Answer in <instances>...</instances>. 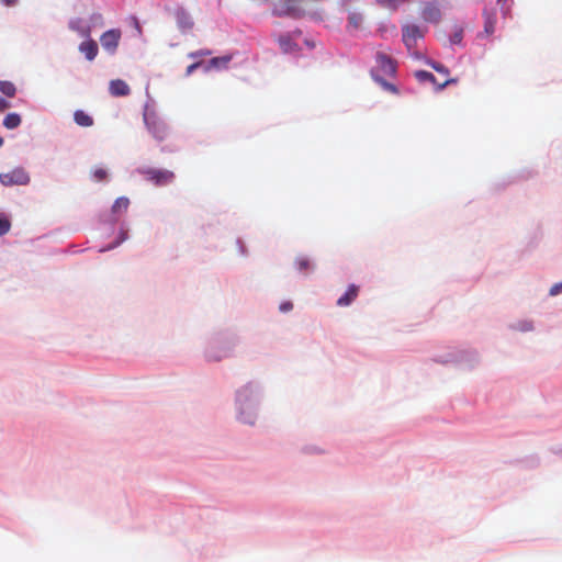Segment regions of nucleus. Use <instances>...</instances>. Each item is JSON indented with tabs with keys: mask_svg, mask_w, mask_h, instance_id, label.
I'll list each match as a JSON object with an SVG mask.
<instances>
[{
	"mask_svg": "<svg viewBox=\"0 0 562 562\" xmlns=\"http://www.w3.org/2000/svg\"><path fill=\"white\" fill-rule=\"evenodd\" d=\"M140 175L155 186H167L175 180V173L167 169L143 168L138 170Z\"/></svg>",
	"mask_w": 562,
	"mask_h": 562,
	"instance_id": "f257e3e1",
	"label": "nucleus"
},
{
	"mask_svg": "<svg viewBox=\"0 0 562 562\" xmlns=\"http://www.w3.org/2000/svg\"><path fill=\"white\" fill-rule=\"evenodd\" d=\"M0 182L5 187L26 186L30 182V176L22 167H16L9 172L0 173Z\"/></svg>",
	"mask_w": 562,
	"mask_h": 562,
	"instance_id": "f03ea898",
	"label": "nucleus"
},
{
	"mask_svg": "<svg viewBox=\"0 0 562 562\" xmlns=\"http://www.w3.org/2000/svg\"><path fill=\"white\" fill-rule=\"evenodd\" d=\"M376 68L373 69L378 75L394 76L396 72V63L389 55L383 52H378L375 55Z\"/></svg>",
	"mask_w": 562,
	"mask_h": 562,
	"instance_id": "7ed1b4c3",
	"label": "nucleus"
},
{
	"mask_svg": "<svg viewBox=\"0 0 562 562\" xmlns=\"http://www.w3.org/2000/svg\"><path fill=\"white\" fill-rule=\"evenodd\" d=\"M145 124L147 130L158 142H162L168 136V128L164 122L158 120L155 115H145Z\"/></svg>",
	"mask_w": 562,
	"mask_h": 562,
	"instance_id": "20e7f679",
	"label": "nucleus"
},
{
	"mask_svg": "<svg viewBox=\"0 0 562 562\" xmlns=\"http://www.w3.org/2000/svg\"><path fill=\"white\" fill-rule=\"evenodd\" d=\"M121 36L122 33L117 29H112L104 32L100 37L103 49L111 55L114 54L119 47Z\"/></svg>",
	"mask_w": 562,
	"mask_h": 562,
	"instance_id": "39448f33",
	"label": "nucleus"
},
{
	"mask_svg": "<svg viewBox=\"0 0 562 562\" xmlns=\"http://www.w3.org/2000/svg\"><path fill=\"white\" fill-rule=\"evenodd\" d=\"M423 32L415 24H407L403 27V42L408 49L416 46L417 40L423 37Z\"/></svg>",
	"mask_w": 562,
	"mask_h": 562,
	"instance_id": "423d86ee",
	"label": "nucleus"
},
{
	"mask_svg": "<svg viewBox=\"0 0 562 562\" xmlns=\"http://www.w3.org/2000/svg\"><path fill=\"white\" fill-rule=\"evenodd\" d=\"M78 49L81 54L85 55V57L89 61H92L97 57L98 52H99L98 44L94 40L91 38V36H89V38H86L83 42H81L79 44Z\"/></svg>",
	"mask_w": 562,
	"mask_h": 562,
	"instance_id": "0eeeda50",
	"label": "nucleus"
},
{
	"mask_svg": "<svg viewBox=\"0 0 562 562\" xmlns=\"http://www.w3.org/2000/svg\"><path fill=\"white\" fill-rule=\"evenodd\" d=\"M68 26L71 31L76 32L83 38H89V36H91V26L81 18L71 19Z\"/></svg>",
	"mask_w": 562,
	"mask_h": 562,
	"instance_id": "6e6552de",
	"label": "nucleus"
},
{
	"mask_svg": "<svg viewBox=\"0 0 562 562\" xmlns=\"http://www.w3.org/2000/svg\"><path fill=\"white\" fill-rule=\"evenodd\" d=\"M109 91L113 97H125L131 93L128 85L121 79H115L110 82Z\"/></svg>",
	"mask_w": 562,
	"mask_h": 562,
	"instance_id": "1a4fd4ad",
	"label": "nucleus"
},
{
	"mask_svg": "<svg viewBox=\"0 0 562 562\" xmlns=\"http://www.w3.org/2000/svg\"><path fill=\"white\" fill-rule=\"evenodd\" d=\"M429 64L440 75L439 80L441 82L438 83V90L442 89L443 87L448 86L449 83L454 82V79L449 77V70L446 66H443L440 63H436V61H431Z\"/></svg>",
	"mask_w": 562,
	"mask_h": 562,
	"instance_id": "9d476101",
	"label": "nucleus"
},
{
	"mask_svg": "<svg viewBox=\"0 0 562 562\" xmlns=\"http://www.w3.org/2000/svg\"><path fill=\"white\" fill-rule=\"evenodd\" d=\"M359 286L350 284L347 291L337 300V305L340 307L349 306L358 296Z\"/></svg>",
	"mask_w": 562,
	"mask_h": 562,
	"instance_id": "9b49d317",
	"label": "nucleus"
},
{
	"mask_svg": "<svg viewBox=\"0 0 562 562\" xmlns=\"http://www.w3.org/2000/svg\"><path fill=\"white\" fill-rule=\"evenodd\" d=\"M175 16H176L177 24L181 30L186 31V30H191L193 27V21H192L190 14L184 9H182V8L177 9Z\"/></svg>",
	"mask_w": 562,
	"mask_h": 562,
	"instance_id": "f8f14e48",
	"label": "nucleus"
},
{
	"mask_svg": "<svg viewBox=\"0 0 562 562\" xmlns=\"http://www.w3.org/2000/svg\"><path fill=\"white\" fill-rule=\"evenodd\" d=\"M440 10L435 4L427 5L423 11V18L427 22L436 23L440 20Z\"/></svg>",
	"mask_w": 562,
	"mask_h": 562,
	"instance_id": "ddd939ff",
	"label": "nucleus"
},
{
	"mask_svg": "<svg viewBox=\"0 0 562 562\" xmlns=\"http://www.w3.org/2000/svg\"><path fill=\"white\" fill-rule=\"evenodd\" d=\"M415 78L424 83V82H430L431 85H434L436 87V89L438 90V83H440L441 81L436 78L431 72L429 71H426V70H417L415 71Z\"/></svg>",
	"mask_w": 562,
	"mask_h": 562,
	"instance_id": "4468645a",
	"label": "nucleus"
},
{
	"mask_svg": "<svg viewBox=\"0 0 562 562\" xmlns=\"http://www.w3.org/2000/svg\"><path fill=\"white\" fill-rule=\"evenodd\" d=\"M484 33L490 36L495 32L496 24V13L495 12H484Z\"/></svg>",
	"mask_w": 562,
	"mask_h": 562,
	"instance_id": "2eb2a0df",
	"label": "nucleus"
},
{
	"mask_svg": "<svg viewBox=\"0 0 562 562\" xmlns=\"http://www.w3.org/2000/svg\"><path fill=\"white\" fill-rule=\"evenodd\" d=\"M74 120L79 126L82 127H89L93 125V119L82 110H77L75 112Z\"/></svg>",
	"mask_w": 562,
	"mask_h": 562,
	"instance_id": "dca6fc26",
	"label": "nucleus"
},
{
	"mask_svg": "<svg viewBox=\"0 0 562 562\" xmlns=\"http://www.w3.org/2000/svg\"><path fill=\"white\" fill-rule=\"evenodd\" d=\"M130 206V200L126 196L117 198L112 205V213L121 215L127 211Z\"/></svg>",
	"mask_w": 562,
	"mask_h": 562,
	"instance_id": "f3484780",
	"label": "nucleus"
},
{
	"mask_svg": "<svg viewBox=\"0 0 562 562\" xmlns=\"http://www.w3.org/2000/svg\"><path fill=\"white\" fill-rule=\"evenodd\" d=\"M371 76L384 90L391 92V93H398V90L395 85L387 82L382 78V76L375 74L374 71H371Z\"/></svg>",
	"mask_w": 562,
	"mask_h": 562,
	"instance_id": "a211bd4d",
	"label": "nucleus"
},
{
	"mask_svg": "<svg viewBox=\"0 0 562 562\" xmlns=\"http://www.w3.org/2000/svg\"><path fill=\"white\" fill-rule=\"evenodd\" d=\"M21 122V116L18 113H9L3 120V126L8 130H13L16 128Z\"/></svg>",
	"mask_w": 562,
	"mask_h": 562,
	"instance_id": "6ab92c4d",
	"label": "nucleus"
},
{
	"mask_svg": "<svg viewBox=\"0 0 562 562\" xmlns=\"http://www.w3.org/2000/svg\"><path fill=\"white\" fill-rule=\"evenodd\" d=\"M232 60V56H221V57H214L209 63V68H226L229 61Z\"/></svg>",
	"mask_w": 562,
	"mask_h": 562,
	"instance_id": "aec40b11",
	"label": "nucleus"
},
{
	"mask_svg": "<svg viewBox=\"0 0 562 562\" xmlns=\"http://www.w3.org/2000/svg\"><path fill=\"white\" fill-rule=\"evenodd\" d=\"M0 91L7 97L12 98L14 97L16 89L12 82L0 80Z\"/></svg>",
	"mask_w": 562,
	"mask_h": 562,
	"instance_id": "412c9836",
	"label": "nucleus"
},
{
	"mask_svg": "<svg viewBox=\"0 0 562 562\" xmlns=\"http://www.w3.org/2000/svg\"><path fill=\"white\" fill-rule=\"evenodd\" d=\"M11 228V223L8 218L1 217L0 218V236H3L7 234Z\"/></svg>",
	"mask_w": 562,
	"mask_h": 562,
	"instance_id": "4be33fe9",
	"label": "nucleus"
},
{
	"mask_svg": "<svg viewBox=\"0 0 562 562\" xmlns=\"http://www.w3.org/2000/svg\"><path fill=\"white\" fill-rule=\"evenodd\" d=\"M108 177V172L103 168H97L93 170V178L95 181H103Z\"/></svg>",
	"mask_w": 562,
	"mask_h": 562,
	"instance_id": "5701e85b",
	"label": "nucleus"
},
{
	"mask_svg": "<svg viewBox=\"0 0 562 562\" xmlns=\"http://www.w3.org/2000/svg\"><path fill=\"white\" fill-rule=\"evenodd\" d=\"M296 263L301 271H306L311 268V262L307 258H299Z\"/></svg>",
	"mask_w": 562,
	"mask_h": 562,
	"instance_id": "b1692460",
	"label": "nucleus"
},
{
	"mask_svg": "<svg viewBox=\"0 0 562 562\" xmlns=\"http://www.w3.org/2000/svg\"><path fill=\"white\" fill-rule=\"evenodd\" d=\"M209 55H211V50L200 49V50L190 53L188 56L190 58H199V57H204V56H209Z\"/></svg>",
	"mask_w": 562,
	"mask_h": 562,
	"instance_id": "393cba45",
	"label": "nucleus"
},
{
	"mask_svg": "<svg viewBox=\"0 0 562 562\" xmlns=\"http://www.w3.org/2000/svg\"><path fill=\"white\" fill-rule=\"evenodd\" d=\"M562 292V282L560 283H555L553 286H551L549 293L550 295H558L559 293Z\"/></svg>",
	"mask_w": 562,
	"mask_h": 562,
	"instance_id": "a878e982",
	"label": "nucleus"
},
{
	"mask_svg": "<svg viewBox=\"0 0 562 562\" xmlns=\"http://www.w3.org/2000/svg\"><path fill=\"white\" fill-rule=\"evenodd\" d=\"M201 66V61H196L190 66H188L187 70H186V76H190L196 68H199Z\"/></svg>",
	"mask_w": 562,
	"mask_h": 562,
	"instance_id": "bb28decb",
	"label": "nucleus"
},
{
	"mask_svg": "<svg viewBox=\"0 0 562 562\" xmlns=\"http://www.w3.org/2000/svg\"><path fill=\"white\" fill-rule=\"evenodd\" d=\"M240 420L246 424H254L255 417L251 413L247 414L246 416H240Z\"/></svg>",
	"mask_w": 562,
	"mask_h": 562,
	"instance_id": "cd10ccee",
	"label": "nucleus"
},
{
	"mask_svg": "<svg viewBox=\"0 0 562 562\" xmlns=\"http://www.w3.org/2000/svg\"><path fill=\"white\" fill-rule=\"evenodd\" d=\"M293 308V304L291 302H283L281 305H280V311L285 313V312H289Z\"/></svg>",
	"mask_w": 562,
	"mask_h": 562,
	"instance_id": "c85d7f7f",
	"label": "nucleus"
},
{
	"mask_svg": "<svg viewBox=\"0 0 562 562\" xmlns=\"http://www.w3.org/2000/svg\"><path fill=\"white\" fill-rule=\"evenodd\" d=\"M9 106H10V103L5 99L0 98V112H3Z\"/></svg>",
	"mask_w": 562,
	"mask_h": 562,
	"instance_id": "c756f323",
	"label": "nucleus"
},
{
	"mask_svg": "<svg viewBox=\"0 0 562 562\" xmlns=\"http://www.w3.org/2000/svg\"><path fill=\"white\" fill-rule=\"evenodd\" d=\"M1 3H3L7 7L14 5L16 3V0H0Z\"/></svg>",
	"mask_w": 562,
	"mask_h": 562,
	"instance_id": "7c9ffc66",
	"label": "nucleus"
},
{
	"mask_svg": "<svg viewBox=\"0 0 562 562\" xmlns=\"http://www.w3.org/2000/svg\"><path fill=\"white\" fill-rule=\"evenodd\" d=\"M209 357H210V359H213V360H220L221 359V357H214V356H211V355Z\"/></svg>",
	"mask_w": 562,
	"mask_h": 562,
	"instance_id": "2f4dec72",
	"label": "nucleus"
},
{
	"mask_svg": "<svg viewBox=\"0 0 562 562\" xmlns=\"http://www.w3.org/2000/svg\"><path fill=\"white\" fill-rule=\"evenodd\" d=\"M497 2H504V3H506V2H508V0H497ZM509 2H513V0H509Z\"/></svg>",
	"mask_w": 562,
	"mask_h": 562,
	"instance_id": "473e14b6",
	"label": "nucleus"
},
{
	"mask_svg": "<svg viewBox=\"0 0 562 562\" xmlns=\"http://www.w3.org/2000/svg\"><path fill=\"white\" fill-rule=\"evenodd\" d=\"M3 145V138L0 136V147Z\"/></svg>",
	"mask_w": 562,
	"mask_h": 562,
	"instance_id": "72a5a7b5",
	"label": "nucleus"
}]
</instances>
